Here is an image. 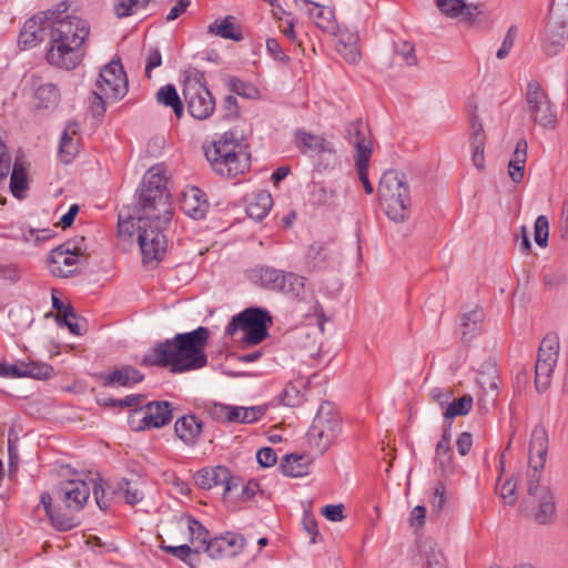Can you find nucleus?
<instances>
[{"mask_svg": "<svg viewBox=\"0 0 568 568\" xmlns=\"http://www.w3.org/2000/svg\"><path fill=\"white\" fill-rule=\"evenodd\" d=\"M165 184L164 171L160 166H152L143 178L136 223L133 220H119L120 235L131 236L132 229L136 226L144 263L159 262L166 252L168 242L163 229L170 223L173 210Z\"/></svg>", "mask_w": 568, "mask_h": 568, "instance_id": "f257e3e1", "label": "nucleus"}, {"mask_svg": "<svg viewBox=\"0 0 568 568\" xmlns=\"http://www.w3.org/2000/svg\"><path fill=\"white\" fill-rule=\"evenodd\" d=\"M209 338L210 331L204 326L189 333H179L149 349L142 358V364L170 367L172 373L202 368L207 363L204 348Z\"/></svg>", "mask_w": 568, "mask_h": 568, "instance_id": "f03ea898", "label": "nucleus"}, {"mask_svg": "<svg viewBox=\"0 0 568 568\" xmlns=\"http://www.w3.org/2000/svg\"><path fill=\"white\" fill-rule=\"evenodd\" d=\"M90 24L80 17L67 16L52 21L47 60L64 70L75 69L85 57Z\"/></svg>", "mask_w": 568, "mask_h": 568, "instance_id": "7ed1b4c3", "label": "nucleus"}, {"mask_svg": "<svg viewBox=\"0 0 568 568\" xmlns=\"http://www.w3.org/2000/svg\"><path fill=\"white\" fill-rule=\"evenodd\" d=\"M90 497V487L84 480H68L53 491V497L43 493L40 498L45 514L53 527L68 531L79 525L77 514L85 506Z\"/></svg>", "mask_w": 568, "mask_h": 568, "instance_id": "20e7f679", "label": "nucleus"}, {"mask_svg": "<svg viewBox=\"0 0 568 568\" xmlns=\"http://www.w3.org/2000/svg\"><path fill=\"white\" fill-rule=\"evenodd\" d=\"M205 158L212 170L225 178H234L250 169V154L232 132L205 146Z\"/></svg>", "mask_w": 568, "mask_h": 568, "instance_id": "39448f33", "label": "nucleus"}, {"mask_svg": "<svg viewBox=\"0 0 568 568\" xmlns=\"http://www.w3.org/2000/svg\"><path fill=\"white\" fill-rule=\"evenodd\" d=\"M378 194L386 215L394 222L407 219L410 206V195L404 173L389 170L379 181Z\"/></svg>", "mask_w": 568, "mask_h": 568, "instance_id": "423d86ee", "label": "nucleus"}, {"mask_svg": "<svg viewBox=\"0 0 568 568\" xmlns=\"http://www.w3.org/2000/svg\"><path fill=\"white\" fill-rule=\"evenodd\" d=\"M273 324L270 312L261 307H250L235 315L225 327V334L233 336L237 331L244 333L243 342L257 345L267 336V329Z\"/></svg>", "mask_w": 568, "mask_h": 568, "instance_id": "0eeeda50", "label": "nucleus"}, {"mask_svg": "<svg viewBox=\"0 0 568 568\" xmlns=\"http://www.w3.org/2000/svg\"><path fill=\"white\" fill-rule=\"evenodd\" d=\"M341 433V416L333 404L323 403L307 433L311 448L323 455Z\"/></svg>", "mask_w": 568, "mask_h": 568, "instance_id": "6e6552de", "label": "nucleus"}, {"mask_svg": "<svg viewBox=\"0 0 568 568\" xmlns=\"http://www.w3.org/2000/svg\"><path fill=\"white\" fill-rule=\"evenodd\" d=\"M527 112L535 124L552 130L557 124V112L548 93L537 80L527 83L525 92Z\"/></svg>", "mask_w": 568, "mask_h": 568, "instance_id": "1a4fd4ad", "label": "nucleus"}, {"mask_svg": "<svg viewBox=\"0 0 568 568\" xmlns=\"http://www.w3.org/2000/svg\"><path fill=\"white\" fill-rule=\"evenodd\" d=\"M173 418L172 404L166 400L150 402L135 408L129 415V425L132 430L162 428Z\"/></svg>", "mask_w": 568, "mask_h": 568, "instance_id": "9d476101", "label": "nucleus"}, {"mask_svg": "<svg viewBox=\"0 0 568 568\" xmlns=\"http://www.w3.org/2000/svg\"><path fill=\"white\" fill-rule=\"evenodd\" d=\"M85 254L87 246L83 236L67 241L53 248L50 253L49 268L51 274L57 277H68L72 275L77 270L79 257Z\"/></svg>", "mask_w": 568, "mask_h": 568, "instance_id": "9b49d317", "label": "nucleus"}, {"mask_svg": "<svg viewBox=\"0 0 568 568\" xmlns=\"http://www.w3.org/2000/svg\"><path fill=\"white\" fill-rule=\"evenodd\" d=\"M548 452V434L545 427L536 426L530 435L528 463L531 473L528 474V495L530 498L536 497L539 490V480L541 471L545 467Z\"/></svg>", "mask_w": 568, "mask_h": 568, "instance_id": "f8f14e48", "label": "nucleus"}, {"mask_svg": "<svg viewBox=\"0 0 568 568\" xmlns=\"http://www.w3.org/2000/svg\"><path fill=\"white\" fill-rule=\"evenodd\" d=\"M183 98L190 114L197 120L210 118L215 110V101L200 78H186L183 88Z\"/></svg>", "mask_w": 568, "mask_h": 568, "instance_id": "ddd939ff", "label": "nucleus"}, {"mask_svg": "<svg viewBox=\"0 0 568 568\" xmlns=\"http://www.w3.org/2000/svg\"><path fill=\"white\" fill-rule=\"evenodd\" d=\"M129 83L120 61H111L100 72L97 89L106 100L118 101L128 92Z\"/></svg>", "mask_w": 568, "mask_h": 568, "instance_id": "4468645a", "label": "nucleus"}, {"mask_svg": "<svg viewBox=\"0 0 568 568\" xmlns=\"http://www.w3.org/2000/svg\"><path fill=\"white\" fill-rule=\"evenodd\" d=\"M550 14L552 19L557 20L556 23H560V29L556 32L555 26H548L542 49L547 55L552 57L560 52L568 37L566 30V26L568 24V2L565 3L564 0H554L550 7Z\"/></svg>", "mask_w": 568, "mask_h": 568, "instance_id": "2eb2a0df", "label": "nucleus"}, {"mask_svg": "<svg viewBox=\"0 0 568 568\" xmlns=\"http://www.w3.org/2000/svg\"><path fill=\"white\" fill-rule=\"evenodd\" d=\"M351 142L355 145L357 151L356 169L361 182L367 194H372L374 189L368 180V162L372 154V142L361 131L358 123H353L348 129Z\"/></svg>", "mask_w": 568, "mask_h": 568, "instance_id": "dca6fc26", "label": "nucleus"}, {"mask_svg": "<svg viewBox=\"0 0 568 568\" xmlns=\"http://www.w3.org/2000/svg\"><path fill=\"white\" fill-rule=\"evenodd\" d=\"M439 11L447 18L459 19L467 24H474L481 14L478 3L465 0H436Z\"/></svg>", "mask_w": 568, "mask_h": 568, "instance_id": "f3484780", "label": "nucleus"}, {"mask_svg": "<svg viewBox=\"0 0 568 568\" xmlns=\"http://www.w3.org/2000/svg\"><path fill=\"white\" fill-rule=\"evenodd\" d=\"M195 481L203 489H211L220 486L223 488L224 496L235 486L231 471L224 466L205 468L197 471L195 475Z\"/></svg>", "mask_w": 568, "mask_h": 568, "instance_id": "a211bd4d", "label": "nucleus"}, {"mask_svg": "<svg viewBox=\"0 0 568 568\" xmlns=\"http://www.w3.org/2000/svg\"><path fill=\"white\" fill-rule=\"evenodd\" d=\"M245 545L243 536L234 532H226L220 537L210 539L205 551L211 558L231 557L240 552Z\"/></svg>", "mask_w": 568, "mask_h": 568, "instance_id": "6ab92c4d", "label": "nucleus"}, {"mask_svg": "<svg viewBox=\"0 0 568 568\" xmlns=\"http://www.w3.org/2000/svg\"><path fill=\"white\" fill-rule=\"evenodd\" d=\"M529 516L538 524L546 525L554 520L556 515L552 494L542 488L538 496L529 498L527 501Z\"/></svg>", "mask_w": 568, "mask_h": 568, "instance_id": "aec40b11", "label": "nucleus"}, {"mask_svg": "<svg viewBox=\"0 0 568 568\" xmlns=\"http://www.w3.org/2000/svg\"><path fill=\"white\" fill-rule=\"evenodd\" d=\"M295 145L303 154L308 155L334 152L332 143L327 142L323 136L312 134L305 130L296 131Z\"/></svg>", "mask_w": 568, "mask_h": 568, "instance_id": "412c9836", "label": "nucleus"}, {"mask_svg": "<svg viewBox=\"0 0 568 568\" xmlns=\"http://www.w3.org/2000/svg\"><path fill=\"white\" fill-rule=\"evenodd\" d=\"M209 203L205 194L199 187H190L183 192L181 199L182 211L194 220L203 219L207 212Z\"/></svg>", "mask_w": 568, "mask_h": 568, "instance_id": "4be33fe9", "label": "nucleus"}, {"mask_svg": "<svg viewBox=\"0 0 568 568\" xmlns=\"http://www.w3.org/2000/svg\"><path fill=\"white\" fill-rule=\"evenodd\" d=\"M306 277L295 274L293 272H285L283 283L278 293L288 295L295 300L306 302L313 298V291L306 285Z\"/></svg>", "mask_w": 568, "mask_h": 568, "instance_id": "5701e85b", "label": "nucleus"}, {"mask_svg": "<svg viewBox=\"0 0 568 568\" xmlns=\"http://www.w3.org/2000/svg\"><path fill=\"white\" fill-rule=\"evenodd\" d=\"M202 428L203 424L195 415H184L178 418L174 425L176 436L187 446L196 444Z\"/></svg>", "mask_w": 568, "mask_h": 568, "instance_id": "b1692460", "label": "nucleus"}, {"mask_svg": "<svg viewBox=\"0 0 568 568\" xmlns=\"http://www.w3.org/2000/svg\"><path fill=\"white\" fill-rule=\"evenodd\" d=\"M44 20L40 14L27 20L19 34V44L23 48H32L43 39Z\"/></svg>", "mask_w": 568, "mask_h": 568, "instance_id": "393cba45", "label": "nucleus"}, {"mask_svg": "<svg viewBox=\"0 0 568 568\" xmlns=\"http://www.w3.org/2000/svg\"><path fill=\"white\" fill-rule=\"evenodd\" d=\"M272 205L273 199L271 193L258 191L247 197L246 213L251 219L261 221L268 214Z\"/></svg>", "mask_w": 568, "mask_h": 568, "instance_id": "a878e982", "label": "nucleus"}, {"mask_svg": "<svg viewBox=\"0 0 568 568\" xmlns=\"http://www.w3.org/2000/svg\"><path fill=\"white\" fill-rule=\"evenodd\" d=\"M285 271L274 267L263 266L251 272V277L254 282L260 283L264 288L278 292L283 288V277Z\"/></svg>", "mask_w": 568, "mask_h": 568, "instance_id": "bb28decb", "label": "nucleus"}, {"mask_svg": "<svg viewBox=\"0 0 568 568\" xmlns=\"http://www.w3.org/2000/svg\"><path fill=\"white\" fill-rule=\"evenodd\" d=\"M304 2L308 6L307 13L316 27L326 32L334 33L336 30V22L334 19L333 9L310 2L307 0H304Z\"/></svg>", "mask_w": 568, "mask_h": 568, "instance_id": "cd10ccee", "label": "nucleus"}, {"mask_svg": "<svg viewBox=\"0 0 568 568\" xmlns=\"http://www.w3.org/2000/svg\"><path fill=\"white\" fill-rule=\"evenodd\" d=\"M207 32L233 41H240L243 38L241 28L235 23V18L233 16L216 19L209 26Z\"/></svg>", "mask_w": 568, "mask_h": 568, "instance_id": "c85d7f7f", "label": "nucleus"}, {"mask_svg": "<svg viewBox=\"0 0 568 568\" xmlns=\"http://www.w3.org/2000/svg\"><path fill=\"white\" fill-rule=\"evenodd\" d=\"M435 473L444 478H448L456 471V466L453 459L452 446H444L436 444L434 456Z\"/></svg>", "mask_w": 568, "mask_h": 568, "instance_id": "c756f323", "label": "nucleus"}, {"mask_svg": "<svg viewBox=\"0 0 568 568\" xmlns=\"http://www.w3.org/2000/svg\"><path fill=\"white\" fill-rule=\"evenodd\" d=\"M527 141L521 139L517 142L515 151L508 163V174L513 182L519 183L525 176V164L527 160Z\"/></svg>", "mask_w": 568, "mask_h": 568, "instance_id": "7c9ffc66", "label": "nucleus"}, {"mask_svg": "<svg viewBox=\"0 0 568 568\" xmlns=\"http://www.w3.org/2000/svg\"><path fill=\"white\" fill-rule=\"evenodd\" d=\"M34 105L40 110L53 109L60 101V91L51 82L40 83L34 90Z\"/></svg>", "mask_w": 568, "mask_h": 568, "instance_id": "2f4dec72", "label": "nucleus"}, {"mask_svg": "<svg viewBox=\"0 0 568 568\" xmlns=\"http://www.w3.org/2000/svg\"><path fill=\"white\" fill-rule=\"evenodd\" d=\"M143 374L132 366H124L105 376L104 385L131 386L140 383Z\"/></svg>", "mask_w": 568, "mask_h": 568, "instance_id": "473e14b6", "label": "nucleus"}, {"mask_svg": "<svg viewBox=\"0 0 568 568\" xmlns=\"http://www.w3.org/2000/svg\"><path fill=\"white\" fill-rule=\"evenodd\" d=\"M242 406H232L214 403L209 407V414L217 422L222 423H242Z\"/></svg>", "mask_w": 568, "mask_h": 568, "instance_id": "72a5a7b5", "label": "nucleus"}, {"mask_svg": "<svg viewBox=\"0 0 568 568\" xmlns=\"http://www.w3.org/2000/svg\"><path fill=\"white\" fill-rule=\"evenodd\" d=\"M156 100L165 106H171L176 118L183 115V103L174 85L166 84L161 87L156 93Z\"/></svg>", "mask_w": 568, "mask_h": 568, "instance_id": "f704fd0d", "label": "nucleus"}, {"mask_svg": "<svg viewBox=\"0 0 568 568\" xmlns=\"http://www.w3.org/2000/svg\"><path fill=\"white\" fill-rule=\"evenodd\" d=\"M54 369L51 365L41 362L22 363L19 369V377H32L48 379L53 376Z\"/></svg>", "mask_w": 568, "mask_h": 568, "instance_id": "c9c22d12", "label": "nucleus"}, {"mask_svg": "<svg viewBox=\"0 0 568 568\" xmlns=\"http://www.w3.org/2000/svg\"><path fill=\"white\" fill-rule=\"evenodd\" d=\"M559 355V338L556 334H547L539 346L537 359L557 365Z\"/></svg>", "mask_w": 568, "mask_h": 568, "instance_id": "e433bc0d", "label": "nucleus"}, {"mask_svg": "<svg viewBox=\"0 0 568 568\" xmlns=\"http://www.w3.org/2000/svg\"><path fill=\"white\" fill-rule=\"evenodd\" d=\"M555 367L556 364L545 362L544 359H537L535 366V384L538 392L541 393L548 389Z\"/></svg>", "mask_w": 568, "mask_h": 568, "instance_id": "4c0bfd02", "label": "nucleus"}, {"mask_svg": "<svg viewBox=\"0 0 568 568\" xmlns=\"http://www.w3.org/2000/svg\"><path fill=\"white\" fill-rule=\"evenodd\" d=\"M483 318L484 314L479 308H474L462 315V335L465 339L470 338L473 334L479 331Z\"/></svg>", "mask_w": 568, "mask_h": 568, "instance_id": "58836bf2", "label": "nucleus"}, {"mask_svg": "<svg viewBox=\"0 0 568 568\" xmlns=\"http://www.w3.org/2000/svg\"><path fill=\"white\" fill-rule=\"evenodd\" d=\"M322 333L323 325L320 326V332L317 329H313V332H306L301 337L300 345L308 354V356L316 357L320 355L322 347Z\"/></svg>", "mask_w": 568, "mask_h": 568, "instance_id": "ea45409f", "label": "nucleus"}, {"mask_svg": "<svg viewBox=\"0 0 568 568\" xmlns=\"http://www.w3.org/2000/svg\"><path fill=\"white\" fill-rule=\"evenodd\" d=\"M27 186L26 170L21 163L16 162L10 176V190L16 197H21Z\"/></svg>", "mask_w": 568, "mask_h": 568, "instance_id": "a19ab883", "label": "nucleus"}, {"mask_svg": "<svg viewBox=\"0 0 568 568\" xmlns=\"http://www.w3.org/2000/svg\"><path fill=\"white\" fill-rule=\"evenodd\" d=\"M473 397L470 395H464L458 399L449 402L448 406L444 412V417L449 419L456 416L467 415L473 407Z\"/></svg>", "mask_w": 568, "mask_h": 568, "instance_id": "79ce46f5", "label": "nucleus"}, {"mask_svg": "<svg viewBox=\"0 0 568 568\" xmlns=\"http://www.w3.org/2000/svg\"><path fill=\"white\" fill-rule=\"evenodd\" d=\"M78 139L62 134L59 146V158L63 163H70L78 153Z\"/></svg>", "mask_w": 568, "mask_h": 568, "instance_id": "37998d69", "label": "nucleus"}, {"mask_svg": "<svg viewBox=\"0 0 568 568\" xmlns=\"http://www.w3.org/2000/svg\"><path fill=\"white\" fill-rule=\"evenodd\" d=\"M226 84L230 91L245 98H254L257 94V89L254 85L236 77H229L226 79Z\"/></svg>", "mask_w": 568, "mask_h": 568, "instance_id": "c03bdc74", "label": "nucleus"}, {"mask_svg": "<svg viewBox=\"0 0 568 568\" xmlns=\"http://www.w3.org/2000/svg\"><path fill=\"white\" fill-rule=\"evenodd\" d=\"M185 520L191 541H199L201 545L206 547V544L209 542V531L205 529V527L193 517L187 516Z\"/></svg>", "mask_w": 568, "mask_h": 568, "instance_id": "a18cd8bd", "label": "nucleus"}, {"mask_svg": "<svg viewBox=\"0 0 568 568\" xmlns=\"http://www.w3.org/2000/svg\"><path fill=\"white\" fill-rule=\"evenodd\" d=\"M61 311H62V314L57 315V321L60 324L65 325L73 335H82L83 334L82 326L79 324L77 315H75L72 306L63 308Z\"/></svg>", "mask_w": 568, "mask_h": 568, "instance_id": "49530a36", "label": "nucleus"}, {"mask_svg": "<svg viewBox=\"0 0 568 568\" xmlns=\"http://www.w3.org/2000/svg\"><path fill=\"white\" fill-rule=\"evenodd\" d=\"M303 399V393L293 383H288L281 394V402L288 407L300 406Z\"/></svg>", "mask_w": 568, "mask_h": 568, "instance_id": "de8ad7c7", "label": "nucleus"}, {"mask_svg": "<svg viewBox=\"0 0 568 568\" xmlns=\"http://www.w3.org/2000/svg\"><path fill=\"white\" fill-rule=\"evenodd\" d=\"M119 491L123 493L124 499L130 505H135L143 498V493L126 479H122L118 485Z\"/></svg>", "mask_w": 568, "mask_h": 568, "instance_id": "09e8293b", "label": "nucleus"}, {"mask_svg": "<svg viewBox=\"0 0 568 568\" xmlns=\"http://www.w3.org/2000/svg\"><path fill=\"white\" fill-rule=\"evenodd\" d=\"M568 282V275L561 270L548 271L542 274V283L550 290H558Z\"/></svg>", "mask_w": 568, "mask_h": 568, "instance_id": "8fccbe9b", "label": "nucleus"}, {"mask_svg": "<svg viewBox=\"0 0 568 568\" xmlns=\"http://www.w3.org/2000/svg\"><path fill=\"white\" fill-rule=\"evenodd\" d=\"M549 237V222L545 215H539L535 221V242L540 247H546Z\"/></svg>", "mask_w": 568, "mask_h": 568, "instance_id": "3c124183", "label": "nucleus"}, {"mask_svg": "<svg viewBox=\"0 0 568 568\" xmlns=\"http://www.w3.org/2000/svg\"><path fill=\"white\" fill-rule=\"evenodd\" d=\"M518 30L517 27L511 26L504 38V41L500 45V48L497 50L496 57L499 60H504L508 57L509 52L511 51L515 40L517 37Z\"/></svg>", "mask_w": 568, "mask_h": 568, "instance_id": "603ef678", "label": "nucleus"}, {"mask_svg": "<svg viewBox=\"0 0 568 568\" xmlns=\"http://www.w3.org/2000/svg\"><path fill=\"white\" fill-rule=\"evenodd\" d=\"M423 568H446L443 552L434 547L425 554V562Z\"/></svg>", "mask_w": 568, "mask_h": 568, "instance_id": "864d4df0", "label": "nucleus"}, {"mask_svg": "<svg viewBox=\"0 0 568 568\" xmlns=\"http://www.w3.org/2000/svg\"><path fill=\"white\" fill-rule=\"evenodd\" d=\"M470 144H485L486 136L483 124L477 115L470 118Z\"/></svg>", "mask_w": 568, "mask_h": 568, "instance_id": "5fc2aeb1", "label": "nucleus"}, {"mask_svg": "<svg viewBox=\"0 0 568 568\" xmlns=\"http://www.w3.org/2000/svg\"><path fill=\"white\" fill-rule=\"evenodd\" d=\"M112 102L111 100H106L105 97L98 90L92 91L90 108L93 114L101 116L105 112V103Z\"/></svg>", "mask_w": 568, "mask_h": 568, "instance_id": "6e6d98bb", "label": "nucleus"}, {"mask_svg": "<svg viewBox=\"0 0 568 568\" xmlns=\"http://www.w3.org/2000/svg\"><path fill=\"white\" fill-rule=\"evenodd\" d=\"M266 413V406H251V407H243L242 412V423L243 424H251L256 420H258L264 414Z\"/></svg>", "mask_w": 568, "mask_h": 568, "instance_id": "4d7b16f0", "label": "nucleus"}, {"mask_svg": "<svg viewBox=\"0 0 568 568\" xmlns=\"http://www.w3.org/2000/svg\"><path fill=\"white\" fill-rule=\"evenodd\" d=\"M307 258L317 266L327 258L326 247L322 243H313L307 251Z\"/></svg>", "mask_w": 568, "mask_h": 568, "instance_id": "13d9d810", "label": "nucleus"}, {"mask_svg": "<svg viewBox=\"0 0 568 568\" xmlns=\"http://www.w3.org/2000/svg\"><path fill=\"white\" fill-rule=\"evenodd\" d=\"M266 50L276 61L282 63L290 61L288 55L285 54L276 39L271 38L266 40Z\"/></svg>", "mask_w": 568, "mask_h": 568, "instance_id": "bf43d9fd", "label": "nucleus"}, {"mask_svg": "<svg viewBox=\"0 0 568 568\" xmlns=\"http://www.w3.org/2000/svg\"><path fill=\"white\" fill-rule=\"evenodd\" d=\"M500 497L503 498L506 505L513 506L515 505L516 497V484L508 479L500 486Z\"/></svg>", "mask_w": 568, "mask_h": 568, "instance_id": "052dcab7", "label": "nucleus"}, {"mask_svg": "<svg viewBox=\"0 0 568 568\" xmlns=\"http://www.w3.org/2000/svg\"><path fill=\"white\" fill-rule=\"evenodd\" d=\"M139 0H118V3L114 7L115 14L119 18H125L133 14L135 7L138 6Z\"/></svg>", "mask_w": 568, "mask_h": 568, "instance_id": "680f3d73", "label": "nucleus"}, {"mask_svg": "<svg viewBox=\"0 0 568 568\" xmlns=\"http://www.w3.org/2000/svg\"><path fill=\"white\" fill-rule=\"evenodd\" d=\"M257 463L263 467H271L276 463V454L273 448L264 447L256 453Z\"/></svg>", "mask_w": 568, "mask_h": 568, "instance_id": "e2e57ef3", "label": "nucleus"}, {"mask_svg": "<svg viewBox=\"0 0 568 568\" xmlns=\"http://www.w3.org/2000/svg\"><path fill=\"white\" fill-rule=\"evenodd\" d=\"M344 506L342 504L338 505H327L322 509V515L331 520V521H341L344 519Z\"/></svg>", "mask_w": 568, "mask_h": 568, "instance_id": "0e129e2a", "label": "nucleus"}, {"mask_svg": "<svg viewBox=\"0 0 568 568\" xmlns=\"http://www.w3.org/2000/svg\"><path fill=\"white\" fill-rule=\"evenodd\" d=\"M471 162L479 171L485 169V144H470Z\"/></svg>", "mask_w": 568, "mask_h": 568, "instance_id": "69168bd1", "label": "nucleus"}, {"mask_svg": "<svg viewBox=\"0 0 568 568\" xmlns=\"http://www.w3.org/2000/svg\"><path fill=\"white\" fill-rule=\"evenodd\" d=\"M397 53L403 57V60L407 65H415L417 63L415 49L412 43L403 42L400 47L397 48Z\"/></svg>", "mask_w": 568, "mask_h": 568, "instance_id": "338daca9", "label": "nucleus"}, {"mask_svg": "<svg viewBox=\"0 0 568 568\" xmlns=\"http://www.w3.org/2000/svg\"><path fill=\"white\" fill-rule=\"evenodd\" d=\"M162 549L173 555L174 557L181 559L182 561H186L190 555L192 554V548L187 545L180 546H162Z\"/></svg>", "mask_w": 568, "mask_h": 568, "instance_id": "774afa93", "label": "nucleus"}]
</instances>
